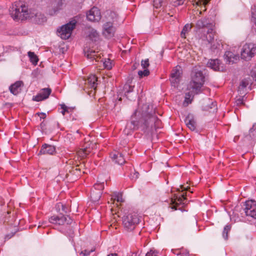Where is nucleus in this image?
Instances as JSON below:
<instances>
[{
	"instance_id": "nucleus-17",
	"label": "nucleus",
	"mask_w": 256,
	"mask_h": 256,
	"mask_svg": "<svg viewBox=\"0 0 256 256\" xmlns=\"http://www.w3.org/2000/svg\"><path fill=\"white\" fill-rule=\"evenodd\" d=\"M224 56L229 64L236 63L239 60L238 54H235L230 51H226Z\"/></svg>"
},
{
	"instance_id": "nucleus-19",
	"label": "nucleus",
	"mask_w": 256,
	"mask_h": 256,
	"mask_svg": "<svg viewBox=\"0 0 256 256\" xmlns=\"http://www.w3.org/2000/svg\"><path fill=\"white\" fill-rule=\"evenodd\" d=\"M85 56L88 58L92 60H95L96 62H99L101 60L100 54L98 52H96L94 50H84Z\"/></svg>"
},
{
	"instance_id": "nucleus-48",
	"label": "nucleus",
	"mask_w": 256,
	"mask_h": 256,
	"mask_svg": "<svg viewBox=\"0 0 256 256\" xmlns=\"http://www.w3.org/2000/svg\"><path fill=\"white\" fill-rule=\"evenodd\" d=\"M250 132H252L254 131H256V123L254 124L252 126V127L250 130Z\"/></svg>"
},
{
	"instance_id": "nucleus-7",
	"label": "nucleus",
	"mask_w": 256,
	"mask_h": 256,
	"mask_svg": "<svg viewBox=\"0 0 256 256\" xmlns=\"http://www.w3.org/2000/svg\"><path fill=\"white\" fill-rule=\"evenodd\" d=\"M215 35L216 32L213 28H210L206 32L203 30L198 31V38L202 42L207 41L212 44L214 42Z\"/></svg>"
},
{
	"instance_id": "nucleus-29",
	"label": "nucleus",
	"mask_w": 256,
	"mask_h": 256,
	"mask_svg": "<svg viewBox=\"0 0 256 256\" xmlns=\"http://www.w3.org/2000/svg\"><path fill=\"white\" fill-rule=\"evenodd\" d=\"M192 28V26L190 24H186L180 32V36L184 38H186V34L191 30Z\"/></svg>"
},
{
	"instance_id": "nucleus-22",
	"label": "nucleus",
	"mask_w": 256,
	"mask_h": 256,
	"mask_svg": "<svg viewBox=\"0 0 256 256\" xmlns=\"http://www.w3.org/2000/svg\"><path fill=\"white\" fill-rule=\"evenodd\" d=\"M185 123L188 128L191 130L194 131L196 130V121L192 116H188L185 119Z\"/></svg>"
},
{
	"instance_id": "nucleus-6",
	"label": "nucleus",
	"mask_w": 256,
	"mask_h": 256,
	"mask_svg": "<svg viewBox=\"0 0 256 256\" xmlns=\"http://www.w3.org/2000/svg\"><path fill=\"white\" fill-rule=\"evenodd\" d=\"M256 54V44L254 43H246L242 46L241 58L246 60H250Z\"/></svg>"
},
{
	"instance_id": "nucleus-25",
	"label": "nucleus",
	"mask_w": 256,
	"mask_h": 256,
	"mask_svg": "<svg viewBox=\"0 0 256 256\" xmlns=\"http://www.w3.org/2000/svg\"><path fill=\"white\" fill-rule=\"evenodd\" d=\"M97 78L95 75H90L86 80V84H88L90 88L96 89L97 85Z\"/></svg>"
},
{
	"instance_id": "nucleus-35",
	"label": "nucleus",
	"mask_w": 256,
	"mask_h": 256,
	"mask_svg": "<svg viewBox=\"0 0 256 256\" xmlns=\"http://www.w3.org/2000/svg\"><path fill=\"white\" fill-rule=\"evenodd\" d=\"M210 0H192L193 4L197 6L206 5Z\"/></svg>"
},
{
	"instance_id": "nucleus-14",
	"label": "nucleus",
	"mask_w": 256,
	"mask_h": 256,
	"mask_svg": "<svg viewBox=\"0 0 256 256\" xmlns=\"http://www.w3.org/2000/svg\"><path fill=\"white\" fill-rule=\"evenodd\" d=\"M186 196L184 194H182L180 196H176V198L174 200L172 199L171 200V208L174 210H176L178 209H180V208H178L179 205L181 204H184V201L186 200Z\"/></svg>"
},
{
	"instance_id": "nucleus-24",
	"label": "nucleus",
	"mask_w": 256,
	"mask_h": 256,
	"mask_svg": "<svg viewBox=\"0 0 256 256\" xmlns=\"http://www.w3.org/2000/svg\"><path fill=\"white\" fill-rule=\"evenodd\" d=\"M220 60L218 59L210 60L207 63L208 67L215 71L220 70Z\"/></svg>"
},
{
	"instance_id": "nucleus-58",
	"label": "nucleus",
	"mask_w": 256,
	"mask_h": 256,
	"mask_svg": "<svg viewBox=\"0 0 256 256\" xmlns=\"http://www.w3.org/2000/svg\"><path fill=\"white\" fill-rule=\"evenodd\" d=\"M76 132L79 133V130H78L76 131Z\"/></svg>"
},
{
	"instance_id": "nucleus-55",
	"label": "nucleus",
	"mask_w": 256,
	"mask_h": 256,
	"mask_svg": "<svg viewBox=\"0 0 256 256\" xmlns=\"http://www.w3.org/2000/svg\"><path fill=\"white\" fill-rule=\"evenodd\" d=\"M38 114L39 116H40V115H42V116H43V117H42V118H44L45 117V116H46L45 114H44V113H40V114Z\"/></svg>"
},
{
	"instance_id": "nucleus-52",
	"label": "nucleus",
	"mask_w": 256,
	"mask_h": 256,
	"mask_svg": "<svg viewBox=\"0 0 256 256\" xmlns=\"http://www.w3.org/2000/svg\"><path fill=\"white\" fill-rule=\"evenodd\" d=\"M180 187H181V188L184 189V190H188V189L190 188L188 186L187 188H184V186H181Z\"/></svg>"
},
{
	"instance_id": "nucleus-23",
	"label": "nucleus",
	"mask_w": 256,
	"mask_h": 256,
	"mask_svg": "<svg viewBox=\"0 0 256 256\" xmlns=\"http://www.w3.org/2000/svg\"><path fill=\"white\" fill-rule=\"evenodd\" d=\"M111 158L119 164H122L126 162L123 154L119 152H116L114 154H111Z\"/></svg>"
},
{
	"instance_id": "nucleus-11",
	"label": "nucleus",
	"mask_w": 256,
	"mask_h": 256,
	"mask_svg": "<svg viewBox=\"0 0 256 256\" xmlns=\"http://www.w3.org/2000/svg\"><path fill=\"white\" fill-rule=\"evenodd\" d=\"M116 28L112 22H106L103 26V34L107 38H111L114 36Z\"/></svg>"
},
{
	"instance_id": "nucleus-16",
	"label": "nucleus",
	"mask_w": 256,
	"mask_h": 256,
	"mask_svg": "<svg viewBox=\"0 0 256 256\" xmlns=\"http://www.w3.org/2000/svg\"><path fill=\"white\" fill-rule=\"evenodd\" d=\"M104 184H96L94 185L95 190H98V192L93 190L90 194V198L94 202H96L100 200V198L101 192L100 190L104 188Z\"/></svg>"
},
{
	"instance_id": "nucleus-13",
	"label": "nucleus",
	"mask_w": 256,
	"mask_h": 256,
	"mask_svg": "<svg viewBox=\"0 0 256 256\" xmlns=\"http://www.w3.org/2000/svg\"><path fill=\"white\" fill-rule=\"evenodd\" d=\"M52 90L50 88L42 89L36 96H34L32 100L34 101L40 102L48 98L51 94Z\"/></svg>"
},
{
	"instance_id": "nucleus-37",
	"label": "nucleus",
	"mask_w": 256,
	"mask_h": 256,
	"mask_svg": "<svg viewBox=\"0 0 256 256\" xmlns=\"http://www.w3.org/2000/svg\"><path fill=\"white\" fill-rule=\"evenodd\" d=\"M138 74L140 78H142L148 76L150 74V72L148 69H144L143 71L139 70L138 72Z\"/></svg>"
},
{
	"instance_id": "nucleus-32",
	"label": "nucleus",
	"mask_w": 256,
	"mask_h": 256,
	"mask_svg": "<svg viewBox=\"0 0 256 256\" xmlns=\"http://www.w3.org/2000/svg\"><path fill=\"white\" fill-rule=\"evenodd\" d=\"M28 56L32 64H36L38 62V58L34 53V52H28Z\"/></svg>"
},
{
	"instance_id": "nucleus-33",
	"label": "nucleus",
	"mask_w": 256,
	"mask_h": 256,
	"mask_svg": "<svg viewBox=\"0 0 256 256\" xmlns=\"http://www.w3.org/2000/svg\"><path fill=\"white\" fill-rule=\"evenodd\" d=\"M100 61L102 62L104 68L108 70H110L112 68L113 64L110 60L108 59L104 61L100 60Z\"/></svg>"
},
{
	"instance_id": "nucleus-56",
	"label": "nucleus",
	"mask_w": 256,
	"mask_h": 256,
	"mask_svg": "<svg viewBox=\"0 0 256 256\" xmlns=\"http://www.w3.org/2000/svg\"><path fill=\"white\" fill-rule=\"evenodd\" d=\"M136 64L138 65V64H134V66L136 67V66H135Z\"/></svg>"
},
{
	"instance_id": "nucleus-43",
	"label": "nucleus",
	"mask_w": 256,
	"mask_h": 256,
	"mask_svg": "<svg viewBox=\"0 0 256 256\" xmlns=\"http://www.w3.org/2000/svg\"><path fill=\"white\" fill-rule=\"evenodd\" d=\"M146 256H158V252L156 250H150L146 254Z\"/></svg>"
},
{
	"instance_id": "nucleus-2",
	"label": "nucleus",
	"mask_w": 256,
	"mask_h": 256,
	"mask_svg": "<svg viewBox=\"0 0 256 256\" xmlns=\"http://www.w3.org/2000/svg\"><path fill=\"white\" fill-rule=\"evenodd\" d=\"M10 14L14 20H24L33 17L28 8L22 2H16L10 10Z\"/></svg>"
},
{
	"instance_id": "nucleus-4",
	"label": "nucleus",
	"mask_w": 256,
	"mask_h": 256,
	"mask_svg": "<svg viewBox=\"0 0 256 256\" xmlns=\"http://www.w3.org/2000/svg\"><path fill=\"white\" fill-rule=\"evenodd\" d=\"M192 80L188 85L189 90H192L198 94L204 82V76L200 70H193L192 74Z\"/></svg>"
},
{
	"instance_id": "nucleus-42",
	"label": "nucleus",
	"mask_w": 256,
	"mask_h": 256,
	"mask_svg": "<svg viewBox=\"0 0 256 256\" xmlns=\"http://www.w3.org/2000/svg\"><path fill=\"white\" fill-rule=\"evenodd\" d=\"M134 86L126 85L124 86V90H126L125 93H129L133 90Z\"/></svg>"
},
{
	"instance_id": "nucleus-8",
	"label": "nucleus",
	"mask_w": 256,
	"mask_h": 256,
	"mask_svg": "<svg viewBox=\"0 0 256 256\" xmlns=\"http://www.w3.org/2000/svg\"><path fill=\"white\" fill-rule=\"evenodd\" d=\"M182 74V68L180 66H177L172 70L170 80L172 85L174 87H177L180 80Z\"/></svg>"
},
{
	"instance_id": "nucleus-3",
	"label": "nucleus",
	"mask_w": 256,
	"mask_h": 256,
	"mask_svg": "<svg viewBox=\"0 0 256 256\" xmlns=\"http://www.w3.org/2000/svg\"><path fill=\"white\" fill-rule=\"evenodd\" d=\"M140 222V216L135 212L125 213L122 218V225L124 230L128 232L134 230Z\"/></svg>"
},
{
	"instance_id": "nucleus-50",
	"label": "nucleus",
	"mask_w": 256,
	"mask_h": 256,
	"mask_svg": "<svg viewBox=\"0 0 256 256\" xmlns=\"http://www.w3.org/2000/svg\"><path fill=\"white\" fill-rule=\"evenodd\" d=\"M180 256H190L188 252H182L180 254Z\"/></svg>"
},
{
	"instance_id": "nucleus-10",
	"label": "nucleus",
	"mask_w": 256,
	"mask_h": 256,
	"mask_svg": "<svg viewBox=\"0 0 256 256\" xmlns=\"http://www.w3.org/2000/svg\"><path fill=\"white\" fill-rule=\"evenodd\" d=\"M245 206L246 215L256 218V202L254 200H248L245 203Z\"/></svg>"
},
{
	"instance_id": "nucleus-34",
	"label": "nucleus",
	"mask_w": 256,
	"mask_h": 256,
	"mask_svg": "<svg viewBox=\"0 0 256 256\" xmlns=\"http://www.w3.org/2000/svg\"><path fill=\"white\" fill-rule=\"evenodd\" d=\"M230 226L226 225L224 229L222 232V236L224 240H227L228 239V234L230 230Z\"/></svg>"
},
{
	"instance_id": "nucleus-28",
	"label": "nucleus",
	"mask_w": 256,
	"mask_h": 256,
	"mask_svg": "<svg viewBox=\"0 0 256 256\" xmlns=\"http://www.w3.org/2000/svg\"><path fill=\"white\" fill-rule=\"evenodd\" d=\"M90 152V148L87 147L84 148H80L77 152V154L78 156L83 158L86 156Z\"/></svg>"
},
{
	"instance_id": "nucleus-26",
	"label": "nucleus",
	"mask_w": 256,
	"mask_h": 256,
	"mask_svg": "<svg viewBox=\"0 0 256 256\" xmlns=\"http://www.w3.org/2000/svg\"><path fill=\"white\" fill-rule=\"evenodd\" d=\"M107 22H112V24L117 22L118 18V14L113 11L108 12L106 15Z\"/></svg>"
},
{
	"instance_id": "nucleus-44",
	"label": "nucleus",
	"mask_w": 256,
	"mask_h": 256,
	"mask_svg": "<svg viewBox=\"0 0 256 256\" xmlns=\"http://www.w3.org/2000/svg\"><path fill=\"white\" fill-rule=\"evenodd\" d=\"M61 108L62 110V114L64 116L65 114V113L68 112V108L64 104L62 105Z\"/></svg>"
},
{
	"instance_id": "nucleus-31",
	"label": "nucleus",
	"mask_w": 256,
	"mask_h": 256,
	"mask_svg": "<svg viewBox=\"0 0 256 256\" xmlns=\"http://www.w3.org/2000/svg\"><path fill=\"white\" fill-rule=\"evenodd\" d=\"M130 174H129V176L131 179L136 180V178H138L139 173L138 172H136L133 168L130 167Z\"/></svg>"
},
{
	"instance_id": "nucleus-45",
	"label": "nucleus",
	"mask_w": 256,
	"mask_h": 256,
	"mask_svg": "<svg viewBox=\"0 0 256 256\" xmlns=\"http://www.w3.org/2000/svg\"><path fill=\"white\" fill-rule=\"evenodd\" d=\"M114 200H116L118 202H123L122 198V195L120 194H117L115 196V198H114Z\"/></svg>"
},
{
	"instance_id": "nucleus-18",
	"label": "nucleus",
	"mask_w": 256,
	"mask_h": 256,
	"mask_svg": "<svg viewBox=\"0 0 256 256\" xmlns=\"http://www.w3.org/2000/svg\"><path fill=\"white\" fill-rule=\"evenodd\" d=\"M56 153V148L54 146L44 144L40 151V154L52 155Z\"/></svg>"
},
{
	"instance_id": "nucleus-38",
	"label": "nucleus",
	"mask_w": 256,
	"mask_h": 256,
	"mask_svg": "<svg viewBox=\"0 0 256 256\" xmlns=\"http://www.w3.org/2000/svg\"><path fill=\"white\" fill-rule=\"evenodd\" d=\"M248 84H249V82L247 80H246V79L243 80L240 82L239 88H246L248 85Z\"/></svg>"
},
{
	"instance_id": "nucleus-39",
	"label": "nucleus",
	"mask_w": 256,
	"mask_h": 256,
	"mask_svg": "<svg viewBox=\"0 0 256 256\" xmlns=\"http://www.w3.org/2000/svg\"><path fill=\"white\" fill-rule=\"evenodd\" d=\"M141 65L143 68L147 69L150 66L148 60L146 59L145 60H142L141 62Z\"/></svg>"
},
{
	"instance_id": "nucleus-59",
	"label": "nucleus",
	"mask_w": 256,
	"mask_h": 256,
	"mask_svg": "<svg viewBox=\"0 0 256 256\" xmlns=\"http://www.w3.org/2000/svg\"><path fill=\"white\" fill-rule=\"evenodd\" d=\"M254 80H255V81H256V78H255Z\"/></svg>"
},
{
	"instance_id": "nucleus-47",
	"label": "nucleus",
	"mask_w": 256,
	"mask_h": 256,
	"mask_svg": "<svg viewBox=\"0 0 256 256\" xmlns=\"http://www.w3.org/2000/svg\"><path fill=\"white\" fill-rule=\"evenodd\" d=\"M16 232V231L14 230V232H12V233H10V234H6V236L5 238L6 239H8V240L10 238L14 236V234H15Z\"/></svg>"
},
{
	"instance_id": "nucleus-46",
	"label": "nucleus",
	"mask_w": 256,
	"mask_h": 256,
	"mask_svg": "<svg viewBox=\"0 0 256 256\" xmlns=\"http://www.w3.org/2000/svg\"><path fill=\"white\" fill-rule=\"evenodd\" d=\"M243 98H244L242 97L237 99L236 100V104L238 106L244 104V103L243 102Z\"/></svg>"
},
{
	"instance_id": "nucleus-27",
	"label": "nucleus",
	"mask_w": 256,
	"mask_h": 256,
	"mask_svg": "<svg viewBox=\"0 0 256 256\" xmlns=\"http://www.w3.org/2000/svg\"><path fill=\"white\" fill-rule=\"evenodd\" d=\"M88 37L92 41L96 42L99 39V34L96 30L90 28Z\"/></svg>"
},
{
	"instance_id": "nucleus-53",
	"label": "nucleus",
	"mask_w": 256,
	"mask_h": 256,
	"mask_svg": "<svg viewBox=\"0 0 256 256\" xmlns=\"http://www.w3.org/2000/svg\"><path fill=\"white\" fill-rule=\"evenodd\" d=\"M130 256H139L137 252H133Z\"/></svg>"
},
{
	"instance_id": "nucleus-41",
	"label": "nucleus",
	"mask_w": 256,
	"mask_h": 256,
	"mask_svg": "<svg viewBox=\"0 0 256 256\" xmlns=\"http://www.w3.org/2000/svg\"><path fill=\"white\" fill-rule=\"evenodd\" d=\"M184 0H172L174 6H178L184 4Z\"/></svg>"
},
{
	"instance_id": "nucleus-36",
	"label": "nucleus",
	"mask_w": 256,
	"mask_h": 256,
	"mask_svg": "<svg viewBox=\"0 0 256 256\" xmlns=\"http://www.w3.org/2000/svg\"><path fill=\"white\" fill-rule=\"evenodd\" d=\"M166 0H153L154 6L158 8L161 7L165 3Z\"/></svg>"
},
{
	"instance_id": "nucleus-12",
	"label": "nucleus",
	"mask_w": 256,
	"mask_h": 256,
	"mask_svg": "<svg viewBox=\"0 0 256 256\" xmlns=\"http://www.w3.org/2000/svg\"><path fill=\"white\" fill-rule=\"evenodd\" d=\"M88 20L91 22H98L101 18L100 10L96 7L92 8L86 14Z\"/></svg>"
},
{
	"instance_id": "nucleus-15",
	"label": "nucleus",
	"mask_w": 256,
	"mask_h": 256,
	"mask_svg": "<svg viewBox=\"0 0 256 256\" xmlns=\"http://www.w3.org/2000/svg\"><path fill=\"white\" fill-rule=\"evenodd\" d=\"M80 176V170L78 166L72 167L70 170L69 172L66 174V178L70 181L76 180Z\"/></svg>"
},
{
	"instance_id": "nucleus-30",
	"label": "nucleus",
	"mask_w": 256,
	"mask_h": 256,
	"mask_svg": "<svg viewBox=\"0 0 256 256\" xmlns=\"http://www.w3.org/2000/svg\"><path fill=\"white\" fill-rule=\"evenodd\" d=\"M35 20L38 24H41L46 20V17L40 14H35Z\"/></svg>"
},
{
	"instance_id": "nucleus-57",
	"label": "nucleus",
	"mask_w": 256,
	"mask_h": 256,
	"mask_svg": "<svg viewBox=\"0 0 256 256\" xmlns=\"http://www.w3.org/2000/svg\"><path fill=\"white\" fill-rule=\"evenodd\" d=\"M136 64L138 65V64H134V66L136 67V66H135Z\"/></svg>"
},
{
	"instance_id": "nucleus-54",
	"label": "nucleus",
	"mask_w": 256,
	"mask_h": 256,
	"mask_svg": "<svg viewBox=\"0 0 256 256\" xmlns=\"http://www.w3.org/2000/svg\"><path fill=\"white\" fill-rule=\"evenodd\" d=\"M217 48V46H215V44H214L212 46V49H215V48Z\"/></svg>"
},
{
	"instance_id": "nucleus-9",
	"label": "nucleus",
	"mask_w": 256,
	"mask_h": 256,
	"mask_svg": "<svg viewBox=\"0 0 256 256\" xmlns=\"http://www.w3.org/2000/svg\"><path fill=\"white\" fill-rule=\"evenodd\" d=\"M49 222L53 224L58 225L70 224L72 222V220L68 216H53L49 218Z\"/></svg>"
},
{
	"instance_id": "nucleus-40",
	"label": "nucleus",
	"mask_w": 256,
	"mask_h": 256,
	"mask_svg": "<svg viewBox=\"0 0 256 256\" xmlns=\"http://www.w3.org/2000/svg\"><path fill=\"white\" fill-rule=\"evenodd\" d=\"M94 251V249H92L91 250H85L82 251L80 254H83L84 256H88L90 254V252Z\"/></svg>"
},
{
	"instance_id": "nucleus-51",
	"label": "nucleus",
	"mask_w": 256,
	"mask_h": 256,
	"mask_svg": "<svg viewBox=\"0 0 256 256\" xmlns=\"http://www.w3.org/2000/svg\"><path fill=\"white\" fill-rule=\"evenodd\" d=\"M107 256H118V255L116 253H113L108 254Z\"/></svg>"
},
{
	"instance_id": "nucleus-21",
	"label": "nucleus",
	"mask_w": 256,
	"mask_h": 256,
	"mask_svg": "<svg viewBox=\"0 0 256 256\" xmlns=\"http://www.w3.org/2000/svg\"><path fill=\"white\" fill-rule=\"evenodd\" d=\"M23 84L22 82L17 81L10 86L9 90L12 94L16 95L20 92L21 87Z\"/></svg>"
},
{
	"instance_id": "nucleus-5",
	"label": "nucleus",
	"mask_w": 256,
	"mask_h": 256,
	"mask_svg": "<svg viewBox=\"0 0 256 256\" xmlns=\"http://www.w3.org/2000/svg\"><path fill=\"white\" fill-rule=\"evenodd\" d=\"M76 23L77 20L74 18L68 23L62 26L60 29H58L57 32L59 33L60 38L64 40L68 39L70 36Z\"/></svg>"
},
{
	"instance_id": "nucleus-49",
	"label": "nucleus",
	"mask_w": 256,
	"mask_h": 256,
	"mask_svg": "<svg viewBox=\"0 0 256 256\" xmlns=\"http://www.w3.org/2000/svg\"><path fill=\"white\" fill-rule=\"evenodd\" d=\"M60 206L62 207V210L64 211V206L62 204V203H58L57 204V207L60 208Z\"/></svg>"
},
{
	"instance_id": "nucleus-1",
	"label": "nucleus",
	"mask_w": 256,
	"mask_h": 256,
	"mask_svg": "<svg viewBox=\"0 0 256 256\" xmlns=\"http://www.w3.org/2000/svg\"><path fill=\"white\" fill-rule=\"evenodd\" d=\"M137 110H135L131 116L130 124L132 126L130 128L136 130L140 126L142 130L147 134H154L156 129L160 127V120L154 115L148 114L140 120H136Z\"/></svg>"
},
{
	"instance_id": "nucleus-20",
	"label": "nucleus",
	"mask_w": 256,
	"mask_h": 256,
	"mask_svg": "<svg viewBox=\"0 0 256 256\" xmlns=\"http://www.w3.org/2000/svg\"><path fill=\"white\" fill-rule=\"evenodd\" d=\"M196 26L198 28H206L208 29L210 28H213L212 24L210 23L209 20L205 18L199 20L196 22Z\"/></svg>"
}]
</instances>
